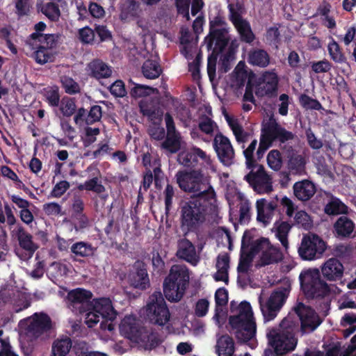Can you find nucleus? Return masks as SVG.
Segmentation results:
<instances>
[{
    "instance_id": "9b49d317",
    "label": "nucleus",
    "mask_w": 356,
    "mask_h": 356,
    "mask_svg": "<svg viewBox=\"0 0 356 356\" xmlns=\"http://www.w3.org/2000/svg\"><path fill=\"white\" fill-rule=\"evenodd\" d=\"M325 250L326 244L320 236L309 234L302 236L298 253L301 259L312 261L321 257Z\"/></svg>"
},
{
    "instance_id": "8fccbe9b",
    "label": "nucleus",
    "mask_w": 356,
    "mask_h": 356,
    "mask_svg": "<svg viewBox=\"0 0 356 356\" xmlns=\"http://www.w3.org/2000/svg\"><path fill=\"white\" fill-rule=\"evenodd\" d=\"M60 83L67 94L75 95L79 93L81 91L79 83L72 77L63 76L60 78Z\"/></svg>"
},
{
    "instance_id": "3c124183",
    "label": "nucleus",
    "mask_w": 356,
    "mask_h": 356,
    "mask_svg": "<svg viewBox=\"0 0 356 356\" xmlns=\"http://www.w3.org/2000/svg\"><path fill=\"white\" fill-rule=\"evenodd\" d=\"M267 163L270 168L275 171L279 170L282 165V158L278 149L270 150L267 155Z\"/></svg>"
},
{
    "instance_id": "20e7f679",
    "label": "nucleus",
    "mask_w": 356,
    "mask_h": 356,
    "mask_svg": "<svg viewBox=\"0 0 356 356\" xmlns=\"http://www.w3.org/2000/svg\"><path fill=\"white\" fill-rule=\"evenodd\" d=\"M176 178L181 190L188 193H196L193 196L209 197L208 199L216 197V192L210 184L209 177L205 176L200 169L189 172L179 171L176 174Z\"/></svg>"
},
{
    "instance_id": "49530a36",
    "label": "nucleus",
    "mask_w": 356,
    "mask_h": 356,
    "mask_svg": "<svg viewBox=\"0 0 356 356\" xmlns=\"http://www.w3.org/2000/svg\"><path fill=\"white\" fill-rule=\"evenodd\" d=\"M44 100L51 107H57L60 102L59 90L57 86L47 87L43 89Z\"/></svg>"
},
{
    "instance_id": "e2e57ef3",
    "label": "nucleus",
    "mask_w": 356,
    "mask_h": 356,
    "mask_svg": "<svg viewBox=\"0 0 356 356\" xmlns=\"http://www.w3.org/2000/svg\"><path fill=\"white\" fill-rule=\"evenodd\" d=\"M109 91L116 97H123L127 95V90L124 82L122 80H117L112 83Z\"/></svg>"
},
{
    "instance_id": "603ef678",
    "label": "nucleus",
    "mask_w": 356,
    "mask_h": 356,
    "mask_svg": "<svg viewBox=\"0 0 356 356\" xmlns=\"http://www.w3.org/2000/svg\"><path fill=\"white\" fill-rule=\"evenodd\" d=\"M291 228L288 222H282L276 227V236L286 248L288 247V234Z\"/></svg>"
},
{
    "instance_id": "4468645a",
    "label": "nucleus",
    "mask_w": 356,
    "mask_h": 356,
    "mask_svg": "<svg viewBox=\"0 0 356 356\" xmlns=\"http://www.w3.org/2000/svg\"><path fill=\"white\" fill-rule=\"evenodd\" d=\"M288 296L287 289H278L272 292L265 305L259 300L261 313L266 321L273 320L284 304Z\"/></svg>"
},
{
    "instance_id": "69168bd1",
    "label": "nucleus",
    "mask_w": 356,
    "mask_h": 356,
    "mask_svg": "<svg viewBox=\"0 0 356 356\" xmlns=\"http://www.w3.org/2000/svg\"><path fill=\"white\" fill-rule=\"evenodd\" d=\"M215 122L208 116L204 115L199 122V129L206 134H212Z\"/></svg>"
},
{
    "instance_id": "0eeeda50",
    "label": "nucleus",
    "mask_w": 356,
    "mask_h": 356,
    "mask_svg": "<svg viewBox=\"0 0 356 356\" xmlns=\"http://www.w3.org/2000/svg\"><path fill=\"white\" fill-rule=\"evenodd\" d=\"M300 287L308 298H323L330 293L329 285L321 278L318 269H309L299 276Z\"/></svg>"
},
{
    "instance_id": "f257e3e1",
    "label": "nucleus",
    "mask_w": 356,
    "mask_h": 356,
    "mask_svg": "<svg viewBox=\"0 0 356 356\" xmlns=\"http://www.w3.org/2000/svg\"><path fill=\"white\" fill-rule=\"evenodd\" d=\"M192 196L181 206V229L186 233L197 232L216 208V197Z\"/></svg>"
},
{
    "instance_id": "37998d69",
    "label": "nucleus",
    "mask_w": 356,
    "mask_h": 356,
    "mask_svg": "<svg viewBox=\"0 0 356 356\" xmlns=\"http://www.w3.org/2000/svg\"><path fill=\"white\" fill-rule=\"evenodd\" d=\"M327 51L330 58L336 63H345L347 58L343 54L342 49L339 44L334 40L329 42L327 45Z\"/></svg>"
},
{
    "instance_id": "6ab92c4d",
    "label": "nucleus",
    "mask_w": 356,
    "mask_h": 356,
    "mask_svg": "<svg viewBox=\"0 0 356 356\" xmlns=\"http://www.w3.org/2000/svg\"><path fill=\"white\" fill-rule=\"evenodd\" d=\"M279 79L273 72H265L255 86V95L258 97H275L277 95Z\"/></svg>"
},
{
    "instance_id": "423d86ee",
    "label": "nucleus",
    "mask_w": 356,
    "mask_h": 356,
    "mask_svg": "<svg viewBox=\"0 0 356 356\" xmlns=\"http://www.w3.org/2000/svg\"><path fill=\"white\" fill-rule=\"evenodd\" d=\"M188 282V268L180 265L172 266L163 282V293L166 299L172 302L179 301L184 294Z\"/></svg>"
},
{
    "instance_id": "f03ea898",
    "label": "nucleus",
    "mask_w": 356,
    "mask_h": 356,
    "mask_svg": "<svg viewBox=\"0 0 356 356\" xmlns=\"http://www.w3.org/2000/svg\"><path fill=\"white\" fill-rule=\"evenodd\" d=\"M299 323L293 315H288L280 323V328L268 330L266 337L274 356H282L293 351L297 345Z\"/></svg>"
},
{
    "instance_id": "13d9d810",
    "label": "nucleus",
    "mask_w": 356,
    "mask_h": 356,
    "mask_svg": "<svg viewBox=\"0 0 356 356\" xmlns=\"http://www.w3.org/2000/svg\"><path fill=\"white\" fill-rule=\"evenodd\" d=\"M312 70L316 74L328 72L332 67V64L327 59L310 63Z\"/></svg>"
},
{
    "instance_id": "338daca9",
    "label": "nucleus",
    "mask_w": 356,
    "mask_h": 356,
    "mask_svg": "<svg viewBox=\"0 0 356 356\" xmlns=\"http://www.w3.org/2000/svg\"><path fill=\"white\" fill-rule=\"evenodd\" d=\"M217 269H220V273L225 275H227V271L229 268V256L227 253L218 255L216 262Z\"/></svg>"
},
{
    "instance_id": "09e8293b",
    "label": "nucleus",
    "mask_w": 356,
    "mask_h": 356,
    "mask_svg": "<svg viewBox=\"0 0 356 356\" xmlns=\"http://www.w3.org/2000/svg\"><path fill=\"white\" fill-rule=\"evenodd\" d=\"M60 110L65 117H71L76 111L75 99L69 97H64L60 104Z\"/></svg>"
},
{
    "instance_id": "7c9ffc66",
    "label": "nucleus",
    "mask_w": 356,
    "mask_h": 356,
    "mask_svg": "<svg viewBox=\"0 0 356 356\" xmlns=\"http://www.w3.org/2000/svg\"><path fill=\"white\" fill-rule=\"evenodd\" d=\"M130 284L138 289L145 290L149 285V279L145 264H143L136 268V271L129 275Z\"/></svg>"
},
{
    "instance_id": "c9c22d12",
    "label": "nucleus",
    "mask_w": 356,
    "mask_h": 356,
    "mask_svg": "<svg viewBox=\"0 0 356 356\" xmlns=\"http://www.w3.org/2000/svg\"><path fill=\"white\" fill-rule=\"evenodd\" d=\"M182 139L180 133L166 134L161 147L170 154L177 153L181 149Z\"/></svg>"
},
{
    "instance_id": "774afa93",
    "label": "nucleus",
    "mask_w": 356,
    "mask_h": 356,
    "mask_svg": "<svg viewBox=\"0 0 356 356\" xmlns=\"http://www.w3.org/2000/svg\"><path fill=\"white\" fill-rule=\"evenodd\" d=\"M307 141L309 146L313 149H319L323 147V142L318 139L311 128L305 131Z\"/></svg>"
},
{
    "instance_id": "864d4df0",
    "label": "nucleus",
    "mask_w": 356,
    "mask_h": 356,
    "mask_svg": "<svg viewBox=\"0 0 356 356\" xmlns=\"http://www.w3.org/2000/svg\"><path fill=\"white\" fill-rule=\"evenodd\" d=\"M257 145V140L254 139L249 146L243 150V155L245 158V164L248 169L257 166V160L254 158V152Z\"/></svg>"
},
{
    "instance_id": "9d476101",
    "label": "nucleus",
    "mask_w": 356,
    "mask_h": 356,
    "mask_svg": "<svg viewBox=\"0 0 356 356\" xmlns=\"http://www.w3.org/2000/svg\"><path fill=\"white\" fill-rule=\"evenodd\" d=\"M294 311L296 314L292 315L298 321L299 332H300L302 335L314 332L323 321L314 309L302 302L298 303L294 307Z\"/></svg>"
},
{
    "instance_id": "a211bd4d",
    "label": "nucleus",
    "mask_w": 356,
    "mask_h": 356,
    "mask_svg": "<svg viewBox=\"0 0 356 356\" xmlns=\"http://www.w3.org/2000/svg\"><path fill=\"white\" fill-rule=\"evenodd\" d=\"M59 38L58 34L43 35L42 43L46 44V46L39 44L33 52V57L37 63L44 65L54 60L55 56L52 49L56 47Z\"/></svg>"
},
{
    "instance_id": "680f3d73",
    "label": "nucleus",
    "mask_w": 356,
    "mask_h": 356,
    "mask_svg": "<svg viewBox=\"0 0 356 356\" xmlns=\"http://www.w3.org/2000/svg\"><path fill=\"white\" fill-rule=\"evenodd\" d=\"M87 124H92L99 122L102 116V108L99 105H94L90 107L87 115Z\"/></svg>"
},
{
    "instance_id": "c85d7f7f",
    "label": "nucleus",
    "mask_w": 356,
    "mask_h": 356,
    "mask_svg": "<svg viewBox=\"0 0 356 356\" xmlns=\"http://www.w3.org/2000/svg\"><path fill=\"white\" fill-rule=\"evenodd\" d=\"M140 13L141 8L138 1L126 0L121 7L120 18L123 22H129L138 19Z\"/></svg>"
},
{
    "instance_id": "c03bdc74",
    "label": "nucleus",
    "mask_w": 356,
    "mask_h": 356,
    "mask_svg": "<svg viewBox=\"0 0 356 356\" xmlns=\"http://www.w3.org/2000/svg\"><path fill=\"white\" fill-rule=\"evenodd\" d=\"M77 188L79 191L86 190L97 194L102 193L106 191L104 186L102 185L99 177L97 176L86 180L83 184H80Z\"/></svg>"
},
{
    "instance_id": "2eb2a0df",
    "label": "nucleus",
    "mask_w": 356,
    "mask_h": 356,
    "mask_svg": "<svg viewBox=\"0 0 356 356\" xmlns=\"http://www.w3.org/2000/svg\"><path fill=\"white\" fill-rule=\"evenodd\" d=\"M229 19L236 29L241 42L252 44L256 38L250 22L236 10L232 4L228 6Z\"/></svg>"
},
{
    "instance_id": "bb28decb",
    "label": "nucleus",
    "mask_w": 356,
    "mask_h": 356,
    "mask_svg": "<svg viewBox=\"0 0 356 356\" xmlns=\"http://www.w3.org/2000/svg\"><path fill=\"white\" fill-rule=\"evenodd\" d=\"M256 207L257 211V220L262 222L264 226H267L270 222L277 204L274 202H268L266 200L262 198L257 201Z\"/></svg>"
},
{
    "instance_id": "a18cd8bd",
    "label": "nucleus",
    "mask_w": 356,
    "mask_h": 356,
    "mask_svg": "<svg viewBox=\"0 0 356 356\" xmlns=\"http://www.w3.org/2000/svg\"><path fill=\"white\" fill-rule=\"evenodd\" d=\"M227 122L230 127L236 140L238 143H243L247 141L248 134L244 131L241 125L239 124L236 120H233L228 115L225 116Z\"/></svg>"
},
{
    "instance_id": "4be33fe9",
    "label": "nucleus",
    "mask_w": 356,
    "mask_h": 356,
    "mask_svg": "<svg viewBox=\"0 0 356 356\" xmlns=\"http://www.w3.org/2000/svg\"><path fill=\"white\" fill-rule=\"evenodd\" d=\"M228 33V27L209 31V35L205 38L208 50H212L213 54L220 55L229 43Z\"/></svg>"
},
{
    "instance_id": "dca6fc26",
    "label": "nucleus",
    "mask_w": 356,
    "mask_h": 356,
    "mask_svg": "<svg viewBox=\"0 0 356 356\" xmlns=\"http://www.w3.org/2000/svg\"><path fill=\"white\" fill-rule=\"evenodd\" d=\"M177 161L186 168H195L199 165L207 168L212 163L210 156L197 147H193L188 150L179 152Z\"/></svg>"
},
{
    "instance_id": "6e6552de",
    "label": "nucleus",
    "mask_w": 356,
    "mask_h": 356,
    "mask_svg": "<svg viewBox=\"0 0 356 356\" xmlns=\"http://www.w3.org/2000/svg\"><path fill=\"white\" fill-rule=\"evenodd\" d=\"M146 319L150 323L164 326L170 319V312L161 291H154L148 298L145 307Z\"/></svg>"
},
{
    "instance_id": "a878e982",
    "label": "nucleus",
    "mask_w": 356,
    "mask_h": 356,
    "mask_svg": "<svg viewBox=\"0 0 356 356\" xmlns=\"http://www.w3.org/2000/svg\"><path fill=\"white\" fill-rule=\"evenodd\" d=\"M295 197L301 202L309 200L316 192L315 184L309 180L303 179L296 181L293 186Z\"/></svg>"
},
{
    "instance_id": "39448f33",
    "label": "nucleus",
    "mask_w": 356,
    "mask_h": 356,
    "mask_svg": "<svg viewBox=\"0 0 356 356\" xmlns=\"http://www.w3.org/2000/svg\"><path fill=\"white\" fill-rule=\"evenodd\" d=\"M116 316L117 312L110 298H101L92 301L90 309L86 314L85 322L89 327L100 323L101 330L113 331Z\"/></svg>"
},
{
    "instance_id": "393cba45",
    "label": "nucleus",
    "mask_w": 356,
    "mask_h": 356,
    "mask_svg": "<svg viewBox=\"0 0 356 356\" xmlns=\"http://www.w3.org/2000/svg\"><path fill=\"white\" fill-rule=\"evenodd\" d=\"M355 229V222L346 216H340L333 224V233L340 239L352 237Z\"/></svg>"
},
{
    "instance_id": "b1692460",
    "label": "nucleus",
    "mask_w": 356,
    "mask_h": 356,
    "mask_svg": "<svg viewBox=\"0 0 356 356\" xmlns=\"http://www.w3.org/2000/svg\"><path fill=\"white\" fill-rule=\"evenodd\" d=\"M88 75L95 79H107L112 75V67L102 60H92L86 67Z\"/></svg>"
},
{
    "instance_id": "cd10ccee",
    "label": "nucleus",
    "mask_w": 356,
    "mask_h": 356,
    "mask_svg": "<svg viewBox=\"0 0 356 356\" xmlns=\"http://www.w3.org/2000/svg\"><path fill=\"white\" fill-rule=\"evenodd\" d=\"M177 257L195 266L198 262L194 245L187 238L179 241L178 244Z\"/></svg>"
},
{
    "instance_id": "a19ab883",
    "label": "nucleus",
    "mask_w": 356,
    "mask_h": 356,
    "mask_svg": "<svg viewBox=\"0 0 356 356\" xmlns=\"http://www.w3.org/2000/svg\"><path fill=\"white\" fill-rule=\"evenodd\" d=\"M142 72L145 78L155 79L160 76L162 70L158 62L148 59L142 66Z\"/></svg>"
},
{
    "instance_id": "f704fd0d",
    "label": "nucleus",
    "mask_w": 356,
    "mask_h": 356,
    "mask_svg": "<svg viewBox=\"0 0 356 356\" xmlns=\"http://www.w3.org/2000/svg\"><path fill=\"white\" fill-rule=\"evenodd\" d=\"M248 62L252 65L264 68L269 65L270 56L264 49H253L248 53Z\"/></svg>"
},
{
    "instance_id": "c756f323",
    "label": "nucleus",
    "mask_w": 356,
    "mask_h": 356,
    "mask_svg": "<svg viewBox=\"0 0 356 356\" xmlns=\"http://www.w3.org/2000/svg\"><path fill=\"white\" fill-rule=\"evenodd\" d=\"M13 232L19 241V246L32 255L38 247L33 243L31 234L28 233L20 225L16 227Z\"/></svg>"
},
{
    "instance_id": "aec40b11",
    "label": "nucleus",
    "mask_w": 356,
    "mask_h": 356,
    "mask_svg": "<svg viewBox=\"0 0 356 356\" xmlns=\"http://www.w3.org/2000/svg\"><path fill=\"white\" fill-rule=\"evenodd\" d=\"M27 324V334L38 338L51 329V320L45 313H35L25 319Z\"/></svg>"
},
{
    "instance_id": "412c9836",
    "label": "nucleus",
    "mask_w": 356,
    "mask_h": 356,
    "mask_svg": "<svg viewBox=\"0 0 356 356\" xmlns=\"http://www.w3.org/2000/svg\"><path fill=\"white\" fill-rule=\"evenodd\" d=\"M213 146L218 159L224 165L229 166L233 163L234 150L227 137L221 133L217 134L214 137Z\"/></svg>"
},
{
    "instance_id": "f8f14e48",
    "label": "nucleus",
    "mask_w": 356,
    "mask_h": 356,
    "mask_svg": "<svg viewBox=\"0 0 356 356\" xmlns=\"http://www.w3.org/2000/svg\"><path fill=\"white\" fill-rule=\"evenodd\" d=\"M249 170L250 171L245 176L244 179L255 192L264 194L273 191L272 179L264 165L257 164V166Z\"/></svg>"
},
{
    "instance_id": "473e14b6",
    "label": "nucleus",
    "mask_w": 356,
    "mask_h": 356,
    "mask_svg": "<svg viewBox=\"0 0 356 356\" xmlns=\"http://www.w3.org/2000/svg\"><path fill=\"white\" fill-rule=\"evenodd\" d=\"M307 161L303 154L293 152L289 156L288 169L293 175H302L306 173Z\"/></svg>"
},
{
    "instance_id": "de8ad7c7",
    "label": "nucleus",
    "mask_w": 356,
    "mask_h": 356,
    "mask_svg": "<svg viewBox=\"0 0 356 356\" xmlns=\"http://www.w3.org/2000/svg\"><path fill=\"white\" fill-rule=\"evenodd\" d=\"M300 105L305 110L321 111L323 107L321 102L307 94H301L298 98Z\"/></svg>"
},
{
    "instance_id": "72a5a7b5",
    "label": "nucleus",
    "mask_w": 356,
    "mask_h": 356,
    "mask_svg": "<svg viewBox=\"0 0 356 356\" xmlns=\"http://www.w3.org/2000/svg\"><path fill=\"white\" fill-rule=\"evenodd\" d=\"M330 200L325 204L324 212L328 216L347 215L349 213L348 207L339 198L330 193Z\"/></svg>"
},
{
    "instance_id": "4c0bfd02",
    "label": "nucleus",
    "mask_w": 356,
    "mask_h": 356,
    "mask_svg": "<svg viewBox=\"0 0 356 356\" xmlns=\"http://www.w3.org/2000/svg\"><path fill=\"white\" fill-rule=\"evenodd\" d=\"M283 259L282 252L279 248L270 246L265 251H263L260 257L261 266H267L281 261Z\"/></svg>"
},
{
    "instance_id": "e433bc0d",
    "label": "nucleus",
    "mask_w": 356,
    "mask_h": 356,
    "mask_svg": "<svg viewBox=\"0 0 356 356\" xmlns=\"http://www.w3.org/2000/svg\"><path fill=\"white\" fill-rule=\"evenodd\" d=\"M72 346V339L67 336L56 339L51 347V356H67Z\"/></svg>"
},
{
    "instance_id": "bf43d9fd",
    "label": "nucleus",
    "mask_w": 356,
    "mask_h": 356,
    "mask_svg": "<svg viewBox=\"0 0 356 356\" xmlns=\"http://www.w3.org/2000/svg\"><path fill=\"white\" fill-rule=\"evenodd\" d=\"M165 212L168 216L172 207V198L175 196V188L172 184H168L163 191Z\"/></svg>"
},
{
    "instance_id": "5fc2aeb1",
    "label": "nucleus",
    "mask_w": 356,
    "mask_h": 356,
    "mask_svg": "<svg viewBox=\"0 0 356 356\" xmlns=\"http://www.w3.org/2000/svg\"><path fill=\"white\" fill-rule=\"evenodd\" d=\"M134 86L131 89L130 95L134 98H139L150 95L156 89L145 85L132 83Z\"/></svg>"
},
{
    "instance_id": "1a4fd4ad",
    "label": "nucleus",
    "mask_w": 356,
    "mask_h": 356,
    "mask_svg": "<svg viewBox=\"0 0 356 356\" xmlns=\"http://www.w3.org/2000/svg\"><path fill=\"white\" fill-rule=\"evenodd\" d=\"M295 136L293 132L282 127L273 115H271L267 122L262 123L260 138L271 145L275 142L284 144L293 140Z\"/></svg>"
},
{
    "instance_id": "052dcab7",
    "label": "nucleus",
    "mask_w": 356,
    "mask_h": 356,
    "mask_svg": "<svg viewBox=\"0 0 356 356\" xmlns=\"http://www.w3.org/2000/svg\"><path fill=\"white\" fill-rule=\"evenodd\" d=\"M79 39L83 44H92L95 39V31L86 26L78 31Z\"/></svg>"
},
{
    "instance_id": "7ed1b4c3",
    "label": "nucleus",
    "mask_w": 356,
    "mask_h": 356,
    "mask_svg": "<svg viewBox=\"0 0 356 356\" xmlns=\"http://www.w3.org/2000/svg\"><path fill=\"white\" fill-rule=\"evenodd\" d=\"M229 332L234 334L238 343L256 347L257 324L250 304L243 301L238 306V314L229 317Z\"/></svg>"
},
{
    "instance_id": "f3484780",
    "label": "nucleus",
    "mask_w": 356,
    "mask_h": 356,
    "mask_svg": "<svg viewBox=\"0 0 356 356\" xmlns=\"http://www.w3.org/2000/svg\"><path fill=\"white\" fill-rule=\"evenodd\" d=\"M69 307L76 314H86L92 303V293L88 290L78 288L67 293Z\"/></svg>"
},
{
    "instance_id": "5701e85b",
    "label": "nucleus",
    "mask_w": 356,
    "mask_h": 356,
    "mask_svg": "<svg viewBox=\"0 0 356 356\" xmlns=\"http://www.w3.org/2000/svg\"><path fill=\"white\" fill-rule=\"evenodd\" d=\"M343 266L336 258L327 259L321 266L323 277L327 281H337L341 279L343 275Z\"/></svg>"
},
{
    "instance_id": "58836bf2",
    "label": "nucleus",
    "mask_w": 356,
    "mask_h": 356,
    "mask_svg": "<svg viewBox=\"0 0 356 356\" xmlns=\"http://www.w3.org/2000/svg\"><path fill=\"white\" fill-rule=\"evenodd\" d=\"M38 11L44 15L51 22H58L60 16L58 4L53 1L44 4H37Z\"/></svg>"
},
{
    "instance_id": "79ce46f5",
    "label": "nucleus",
    "mask_w": 356,
    "mask_h": 356,
    "mask_svg": "<svg viewBox=\"0 0 356 356\" xmlns=\"http://www.w3.org/2000/svg\"><path fill=\"white\" fill-rule=\"evenodd\" d=\"M70 250L71 252L75 256L88 257L94 254L96 248L92 247L90 243L79 241L74 243L71 246Z\"/></svg>"
},
{
    "instance_id": "4d7b16f0",
    "label": "nucleus",
    "mask_w": 356,
    "mask_h": 356,
    "mask_svg": "<svg viewBox=\"0 0 356 356\" xmlns=\"http://www.w3.org/2000/svg\"><path fill=\"white\" fill-rule=\"evenodd\" d=\"M216 302V316H218V312L221 310V307L225 306L228 302V291L224 287L219 288L215 293Z\"/></svg>"
},
{
    "instance_id": "ddd939ff",
    "label": "nucleus",
    "mask_w": 356,
    "mask_h": 356,
    "mask_svg": "<svg viewBox=\"0 0 356 356\" xmlns=\"http://www.w3.org/2000/svg\"><path fill=\"white\" fill-rule=\"evenodd\" d=\"M122 330L127 333L128 338L134 340L145 350H152L160 343L156 333L149 332L144 327L138 329L135 325L127 324L124 322L122 325Z\"/></svg>"
},
{
    "instance_id": "2f4dec72",
    "label": "nucleus",
    "mask_w": 356,
    "mask_h": 356,
    "mask_svg": "<svg viewBox=\"0 0 356 356\" xmlns=\"http://www.w3.org/2000/svg\"><path fill=\"white\" fill-rule=\"evenodd\" d=\"M215 349L218 356H233L235 346L232 337L227 334L218 337Z\"/></svg>"
},
{
    "instance_id": "ea45409f",
    "label": "nucleus",
    "mask_w": 356,
    "mask_h": 356,
    "mask_svg": "<svg viewBox=\"0 0 356 356\" xmlns=\"http://www.w3.org/2000/svg\"><path fill=\"white\" fill-rule=\"evenodd\" d=\"M152 264L154 272L161 274L165 272V264L163 258L165 257L166 253L161 247H153L151 252Z\"/></svg>"
},
{
    "instance_id": "0e129e2a",
    "label": "nucleus",
    "mask_w": 356,
    "mask_h": 356,
    "mask_svg": "<svg viewBox=\"0 0 356 356\" xmlns=\"http://www.w3.org/2000/svg\"><path fill=\"white\" fill-rule=\"evenodd\" d=\"M252 260V257L250 254L244 252V254L241 252V257L239 263L237 267V271L238 273H245L248 271L250 263Z\"/></svg>"
},
{
    "instance_id": "6e6d98bb",
    "label": "nucleus",
    "mask_w": 356,
    "mask_h": 356,
    "mask_svg": "<svg viewBox=\"0 0 356 356\" xmlns=\"http://www.w3.org/2000/svg\"><path fill=\"white\" fill-rule=\"evenodd\" d=\"M277 26H271L269 27L266 30V40L269 42L270 45H274L276 47H278V45L281 42V34L280 31L279 30V27L280 26V24H278Z\"/></svg>"
}]
</instances>
